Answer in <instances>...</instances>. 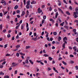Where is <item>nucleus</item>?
Returning <instances> with one entry per match:
<instances>
[{
  "label": "nucleus",
  "instance_id": "35",
  "mask_svg": "<svg viewBox=\"0 0 78 78\" xmlns=\"http://www.w3.org/2000/svg\"><path fill=\"white\" fill-rule=\"evenodd\" d=\"M20 47V45H17L16 46V48H19Z\"/></svg>",
  "mask_w": 78,
  "mask_h": 78
},
{
  "label": "nucleus",
  "instance_id": "50",
  "mask_svg": "<svg viewBox=\"0 0 78 78\" xmlns=\"http://www.w3.org/2000/svg\"><path fill=\"white\" fill-rule=\"evenodd\" d=\"M48 70L49 71L51 70V68L48 67Z\"/></svg>",
  "mask_w": 78,
  "mask_h": 78
},
{
  "label": "nucleus",
  "instance_id": "3",
  "mask_svg": "<svg viewBox=\"0 0 78 78\" xmlns=\"http://www.w3.org/2000/svg\"><path fill=\"white\" fill-rule=\"evenodd\" d=\"M25 11H23L22 12V14L21 15V17H23V16H24V15H25Z\"/></svg>",
  "mask_w": 78,
  "mask_h": 78
},
{
  "label": "nucleus",
  "instance_id": "24",
  "mask_svg": "<svg viewBox=\"0 0 78 78\" xmlns=\"http://www.w3.org/2000/svg\"><path fill=\"white\" fill-rule=\"evenodd\" d=\"M42 12V10H40L38 11V13H41V12Z\"/></svg>",
  "mask_w": 78,
  "mask_h": 78
},
{
  "label": "nucleus",
  "instance_id": "39",
  "mask_svg": "<svg viewBox=\"0 0 78 78\" xmlns=\"http://www.w3.org/2000/svg\"><path fill=\"white\" fill-rule=\"evenodd\" d=\"M69 9H70V10H72V6H70L69 7Z\"/></svg>",
  "mask_w": 78,
  "mask_h": 78
},
{
  "label": "nucleus",
  "instance_id": "11",
  "mask_svg": "<svg viewBox=\"0 0 78 78\" xmlns=\"http://www.w3.org/2000/svg\"><path fill=\"white\" fill-rule=\"evenodd\" d=\"M48 59H49V61H51V60L53 59V58L51 57H48Z\"/></svg>",
  "mask_w": 78,
  "mask_h": 78
},
{
  "label": "nucleus",
  "instance_id": "64",
  "mask_svg": "<svg viewBox=\"0 0 78 78\" xmlns=\"http://www.w3.org/2000/svg\"><path fill=\"white\" fill-rule=\"evenodd\" d=\"M15 74H17V70H16L14 72Z\"/></svg>",
  "mask_w": 78,
  "mask_h": 78
},
{
  "label": "nucleus",
  "instance_id": "49",
  "mask_svg": "<svg viewBox=\"0 0 78 78\" xmlns=\"http://www.w3.org/2000/svg\"><path fill=\"white\" fill-rule=\"evenodd\" d=\"M62 59V58H61V57H59L58 58V61H60V60H61V59Z\"/></svg>",
  "mask_w": 78,
  "mask_h": 78
},
{
  "label": "nucleus",
  "instance_id": "18",
  "mask_svg": "<svg viewBox=\"0 0 78 78\" xmlns=\"http://www.w3.org/2000/svg\"><path fill=\"white\" fill-rule=\"evenodd\" d=\"M4 78H9V76H8V75L5 76Z\"/></svg>",
  "mask_w": 78,
  "mask_h": 78
},
{
  "label": "nucleus",
  "instance_id": "27",
  "mask_svg": "<svg viewBox=\"0 0 78 78\" xmlns=\"http://www.w3.org/2000/svg\"><path fill=\"white\" fill-rule=\"evenodd\" d=\"M69 62L70 64H73V63H74V61H70Z\"/></svg>",
  "mask_w": 78,
  "mask_h": 78
},
{
  "label": "nucleus",
  "instance_id": "12",
  "mask_svg": "<svg viewBox=\"0 0 78 78\" xmlns=\"http://www.w3.org/2000/svg\"><path fill=\"white\" fill-rule=\"evenodd\" d=\"M74 14H76V15H78V12L76 11V12H73Z\"/></svg>",
  "mask_w": 78,
  "mask_h": 78
},
{
  "label": "nucleus",
  "instance_id": "28",
  "mask_svg": "<svg viewBox=\"0 0 78 78\" xmlns=\"http://www.w3.org/2000/svg\"><path fill=\"white\" fill-rule=\"evenodd\" d=\"M30 1H27V5H30Z\"/></svg>",
  "mask_w": 78,
  "mask_h": 78
},
{
  "label": "nucleus",
  "instance_id": "34",
  "mask_svg": "<svg viewBox=\"0 0 78 78\" xmlns=\"http://www.w3.org/2000/svg\"><path fill=\"white\" fill-rule=\"evenodd\" d=\"M46 16L44 15L43 16V18L44 19H46Z\"/></svg>",
  "mask_w": 78,
  "mask_h": 78
},
{
  "label": "nucleus",
  "instance_id": "14",
  "mask_svg": "<svg viewBox=\"0 0 78 78\" xmlns=\"http://www.w3.org/2000/svg\"><path fill=\"white\" fill-rule=\"evenodd\" d=\"M6 17L8 19H10V16H9V15L6 16Z\"/></svg>",
  "mask_w": 78,
  "mask_h": 78
},
{
  "label": "nucleus",
  "instance_id": "41",
  "mask_svg": "<svg viewBox=\"0 0 78 78\" xmlns=\"http://www.w3.org/2000/svg\"><path fill=\"white\" fill-rule=\"evenodd\" d=\"M19 23H20L19 24L20 25L22 23V20H20Z\"/></svg>",
  "mask_w": 78,
  "mask_h": 78
},
{
  "label": "nucleus",
  "instance_id": "45",
  "mask_svg": "<svg viewBox=\"0 0 78 78\" xmlns=\"http://www.w3.org/2000/svg\"><path fill=\"white\" fill-rule=\"evenodd\" d=\"M11 55H10V54H7L5 56H10Z\"/></svg>",
  "mask_w": 78,
  "mask_h": 78
},
{
  "label": "nucleus",
  "instance_id": "13",
  "mask_svg": "<svg viewBox=\"0 0 78 78\" xmlns=\"http://www.w3.org/2000/svg\"><path fill=\"white\" fill-rule=\"evenodd\" d=\"M58 13L57 12L55 16V18H57L58 17Z\"/></svg>",
  "mask_w": 78,
  "mask_h": 78
},
{
  "label": "nucleus",
  "instance_id": "33",
  "mask_svg": "<svg viewBox=\"0 0 78 78\" xmlns=\"http://www.w3.org/2000/svg\"><path fill=\"white\" fill-rule=\"evenodd\" d=\"M74 15H75L74 16L75 18H77V17H78V15H76V14H74Z\"/></svg>",
  "mask_w": 78,
  "mask_h": 78
},
{
  "label": "nucleus",
  "instance_id": "30",
  "mask_svg": "<svg viewBox=\"0 0 78 78\" xmlns=\"http://www.w3.org/2000/svg\"><path fill=\"white\" fill-rule=\"evenodd\" d=\"M63 2L64 3H66V4H67V3L66 0H63Z\"/></svg>",
  "mask_w": 78,
  "mask_h": 78
},
{
  "label": "nucleus",
  "instance_id": "62",
  "mask_svg": "<svg viewBox=\"0 0 78 78\" xmlns=\"http://www.w3.org/2000/svg\"><path fill=\"white\" fill-rule=\"evenodd\" d=\"M6 31V30L5 29H4L3 30V33H5Z\"/></svg>",
  "mask_w": 78,
  "mask_h": 78
},
{
  "label": "nucleus",
  "instance_id": "9",
  "mask_svg": "<svg viewBox=\"0 0 78 78\" xmlns=\"http://www.w3.org/2000/svg\"><path fill=\"white\" fill-rule=\"evenodd\" d=\"M18 8V5H16L15 7H14V9H17Z\"/></svg>",
  "mask_w": 78,
  "mask_h": 78
},
{
  "label": "nucleus",
  "instance_id": "43",
  "mask_svg": "<svg viewBox=\"0 0 78 78\" xmlns=\"http://www.w3.org/2000/svg\"><path fill=\"white\" fill-rule=\"evenodd\" d=\"M30 57H27L26 58V59L27 60H29V59H30Z\"/></svg>",
  "mask_w": 78,
  "mask_h": 78
},
{
  "label": "nucleus",
  "instance_id": "63",
  "mask_svg": "<svg viewBox=\"0 0 78 78\" xmlns=\"http://www.w3.org/2000/svg\"><path fill=\"white\" fill-rule=\"evenodd\" d=\"M16 14V11H14L13 13V15H15Z\"/></svg>",
  "mask_w": 78,
  "mask_h": 78
},
{
  "label": "nucleus",
  "instance_id": "36",
  "mask_svg": "<svg viewBox=\"0 0 78 78\" xmlns=\"http://www.w3.org/2000/svg\"><path fill=\"white\" fill-rule=\"evenodd\" d=\"M8 46V44H6L4 45V48H6Z\"/></svg>",
  "mask_w": 78,
  "mask_h": 78
},
{
  "label": "nucleus",
  "instance_id": "19",
  "mask_svg": "<svg viewBox=\"0 0 78 78\" xmlns=\"http://www.w3.org/2000/svg\"><path fill=\"white\" fill-rule=\"evenodd\" d=\"M61 40V37H58V41H60Z\"/></svg>",
  "mask_w": 78,
  "mask_h": 78
},
{
  "label": "nucleus",
  "instance_id": "42",
  "mask_svg": "<svg viewBox=\"0 0 78 78\" xmlns=\"http://www.w3.org/2000/svg\"><path fill=\"white\" fill-rule=\"evenodd\" d=\"M20 54L21 55H23L24 56H25V54L23 53L22 52L20 53Z\"/></svg>",
  "mask_w": 78,
  "mask_h": 78
},
{
  "label": "nucleus",
  "instance_id": "52",
  "mask_svg": "<svg viewBox=\"0 0 78 78\" xmlns=\"http://www.w3.org/2000/svg\"><path fill=\"white\" fill-rule=\"evenodd\" d=\"M69 56H70V58H73V55L71 54L69 55Z\"/></svg>",
  "mask_w": 78,
  "mask_h": 78
},
{
  "label": "nucleus",
  "instance_id": "16",
  "mask_svg": "<svg viewBox=\"0 0 78 78\" xmlns=\"http://www.w3.org/2000/svg\"><path fill=\"white\" fill-rule=\"evenodd\" d=\"M53 34L54 36H56L57 35V32H54L53 33Z\"/></svg>",
  "mask_w": 78,
  "mask_h": 78
},
{
  "label": "nucleus",
  "instance_id": "55",
  "mask_svg": "<svg viewBox=\"0 0 78 78\" xmlns=\"http://www.w3.org/2000/svg\"><path fill=\"white\" fill-rule=\"evenodd\" d=\"M2 16H3V14H2V13H0V16L2 17Z\"/></svg>",
  "mask_w": 78,
  "mask_h": 78
},
{
  "label": "nucleus",
  "instance_id": "47",
  "mask_svg": "<svg viewBox=\"0 0 78 78\" xmlns=\"http://www.w3.org/2000/svg\"><path fill=\"white\" fill-rule=\"evenodd\" d=\"M75 11H78V8L77 7L75 9Z\"/></svg>",
  "mask_w": 78,
  "mask_h": 78
},
{
  "label": "nucleus",
  "instance_id": "51",
  "mask_svg": "<svg viewBox=\"0 0 78 78\" xmlns=\"http://www.w3.org/2000/svg\"><path fill=\"white\" fill-rule=\"evenodd\" d=\"M6 64V61H4L2 63V65H3V64Z\"/></svg>",
  "mask_w": 78,
  "mask_h": 78
},
{
  "label": "nucleus",
  "instance_id": "32",
  "mask_svg": "<svg viewBox=\"0 0 78 78\" xmlns=\"http://www.w3.org/2000/svg\"><path fill=\"white\" fill-rule=\"evenodd\" d=\"M44 56H45V57H47V56L48 57V55L46 54H44Z\"/></svg>",
  "mask_w": 78,
  "mask_h": 78
},
{
  "label": "nucleus",
  "instance_id": "21",
  "mask_svg": "<svg viewBox=\"0 0 78 78\" xmlns=\"http://www.w3.org/2000/svg\"><path fill=\"white\" fill-rule=\"evenodd\" d=\"M2 24H1L0 25V30L1 31H2Z\"/></svg>",
  "mask_w": 78,
  "mask_h": 78
},
{
  "label": "nucleus",
  "instance_id": "29",
  "mask_svg": "<svg viewBox=\"0 0 78 78\" xmlns=\"http://www.w3.org/2000/svg\"><path fill=\"white\" fill-rule=\"evenodd\" d=\"M8 11H6L5 12H4V15H6L8 13Z\"/></svg>",
  "mask_w": 78,
  "mask_h": 78
},
{
  "label": "nucleus",
  "instance_id": "59",
  "mask_svg": "<svg viewBox=\"0 0 78 78\" xmlns=\"http://www.w3.org/2000/svg\"><path fill=\"white\" fill-rule=\"evenodd\" d=\"M43 53H46V52H45V50L44 49L43 51Z\"/></svg>",
  "mask_w": 78,
  "mask_h": 78
},
{
  "label": "nucleus",
  "instance_id": "20",
  "mask_svg": "<svg viewBox=\"0 0 78 78\" xmlns=\"http://www.w3.org/2000/svg\"><path fill=\"white\" fill-rule=\"evenodd\" d=\"M7 37L8 38H9L11 37V35L10 34H8L7 35Z\"/></svg>",
  "mask_w": 78,
  "mask_h": 78
},
{
  "label": "nucleus",
  "instance_id": "37",
  "mask_svg": "<svg viewBox=\"0 0 78 78\" xmlns=\"http://www.w3.org/2000/svg\"><path fill=\"white\" fill-rule=\"evenodd\" d=\"M75 68L76 70H78V66H75Z\"/></svg>",
  "mask_w": 78,
  "mask_h": 78
},
{
  "label": "nucleus",
  "instance_id": "48",
  "mask_svg": "<svg viewBox=\"0 0 78 78\" xmlns=\"http://www.w3.org/2000/svg\"><path fill=\"white\" fill-rule=\"evenodd\" d=\"M65 28H66V29H68V28H69V27L67 26H65Z\"/></svg>",
  "mask_w": 78,
  "mask_h": 78
},
{
  "label": "nucleus",
  "instance_id": "58",
  "mask_svg": "<svg viewBox=\"0 0 78 78\" xmlns=\"http://www.w3.org/2000/svg\"><path fill=\"white\" fill-rule=\"evenodd\" d=\"M26 49H28V48H30V47L29 46H26Z\"/></svg>",
  "mask_w": 78,
  "mask_h": 78
},
{
  "label": "nucleus",
  "instance_id": "22",
  "mask_svg": "<svg viewBox=\"0 0 78 78\" xmlns=\"http://www.w3.org/2000/svg\"><path fill=\"white\" fill-rule=\"evenodd\" d=\"M26 7L27 9H29V8H30V6H29V5H27Z\"/></svg>",
  "mask_w": 78,
  "mask_h": 78
},
{
  "label": "nucleus",
  "instance_id": "60",
  "mask_svg": "<svg viewBox=\"0 0 78 78\" xmlns=\"http://www.w3.org/2000/svg\"><path fill=\"white\" fill-rule=\"evenodd\" d=\"M19 12H20V10H18L16 11L17 14H18V13H19Z\"/></svg>",
  "mask_w": 78,
  "mask_h": 78
},
{
  "label": "nucleus",
  "instance_id": "7",
  "mask_svg": "<svg viewBox=\"0 0 78 78\" xmlns=\"http://www.w3.org/2000/svg\"><path fill=\"white\" fill-rule=\"evenodd\" d=\"M24 26H25V24H22V25H21V30H23V29Z\"/></svg>",
  "mask_w": 78,
  "mask_h": 78
},
{
  "label": "nucleus",
  "instance_id": "10",
  "mask_svg": "<svg viewBox=\"0 0 78 78\" xmlns=\"http://www.w3.org/2000/svg\"><path fill=\"white\" fill-rule=\"evenodd\" d=\"M66 14H67V15H68V16H69V15H70V13L69 12V11H66Z\"/></svg>",
  "mask_w": 78,
  "mask_h": 78
},
{
  "label": "nucleus",
  "instance_id": "54",
  "mask_svg": "<svg viewBox=\"0 0 78 78\" xmlns=\"http://www.w3.org/2000/svg\"><path fill=\"white\" fill-rule=\"evenodd\" d=\"M49 10V11H51V10H52V9L51 8V7H50Z\"/></svg>",
  "mask_w": 78,
  "mask_h": 78
},
{
  "label": "nucleus",
  "instance_id": "26",
  "mask_svg": "<svg viewBox=\"0 0 78 78\" xmlns=\"http://www.w3.org/2000/svg\"><path fill=\"white\" fill-rule=\"evenodd\" d=\"M4 75V74L2 72H0V75Z\"/></svg>",
  "mask_w": 78,
  "mask_h": 78
},
{
  "label": "nucleus",
  "instance_id": "53",
  "mask_svg": "<svg viewBox=\"0 0 78 78\" xmlns=\"http://www.w3.org/2000/svg\"><path fill=\"white\" fill-rule=\"evenodd\" d=\"M15 20L16 22H17V18H15Z\"/></svg>",
  "mask_w": 78,
  "mask_h": 78
},
{
  "label": "nucleus",
  "instance_id": "5",
  "mask_svg": "<svg viewBox=\"0 0 78 78\" xmlns=\"http://www.w3.org/2000/svg\"><path fill=\"white\" fill-rule=\"evenodd\" d=\"M67 37H65L63 38V41L64 42V41H67Z\"/></svg>",
  "mask_w": 78,
  "mask_h": 78
},
{
  "label": "nucleus",
  "instance_id": "56",
  "mask_svg": "<svg viewBox=\"0 0 78 78\" xmlns=\"http://www.w3.org/2000/svg\"><path fill=\"white\" fill-rule=\"evenodd\" d=\"M47 39L48 41H50V38H49V37H48L47 38Z\"/></svg>",
  "mask_w": 78,
  "mask_h": 78
},
{
  "label": "nucleus",
  "instance_id": "15",
  "mask_svg": "<svg viewBox=\"0 0 78 78\" xmlns=\"http://www.w3.org/2000/svg\"><path fill=\"white\" fill-rule=\"evenodd\" d=\"M62 63L65 65V66H66L67 65V63H66V62H64V61H62Z\"/></svg>",
  "mask_w": 78,
  "mask_h": 78
},
{
  "label": "nucleus",
  "instance_id": "31",
  "mask_svg": "<svg viewBox=\"0 0 78 78\" xmlns=\"http://www.w3.org/2000/svg\"><path fill=\"white\" fill-rule=\"evenodd\" d=\"M25 62L26 64H28V60H26L25 61Z\"/></svg>",
  "mask_w": 78,
  "mask_h": 78
},
{
  "label": "nucleus",
  "instance_id": "25",
  "mask_svg": "<svg viewBox=\"0 0 78 78\" xmlns=\"http://www.w3.org/2000/svg\"><path fill=\"white\" fill-rule=\"evenodd\" d=\"M19 26H20V24L16 27V29H18V28H19Z\"/></svg>",
  "mask_w": 78,
  "mask_h": 78
},
{
  "label": "nucleus",
  "instance_id": "4",
  "mask_svg": "<svg viewBox=\"0 0 78 78\" xmlns=\"http://www.w3.org/2000/svg\"><path fill=\"white\" fill-rule=\"evenodd\" d=\"M32 40H33L34 41H37V37H36L35 38L33 37L32 38Z\"/></svg>",
  "mask_w": 78,
  "mask_h": 78
},
{
  "label": "nucleus",
  "instance_id": "8",
  "mask_svg": "<svg viewBox=\"0 0 78 78\" xmlns=\"http://www.w3.org/2000/svg\"><path fill=\"white\" fill-rule=\"evenodd\" d=\"M29 61L30 62V64H34L33 62H32V60H31V59L29 60Z\"/></svg>",
  "mask_w": 78,
  "mask_h": 78
},
{
  "label": "nucleus",
  "instance_id": "6",
  "mask_svg": "<svg viewBox=\"0 0 78 78\" xmlns=\"http://www.w3.org/2000/svg\"><path fill=\"white\" fill-rule=\"evenodd\" d=\"M31 4H36V2L34 1H32L31 2Z\"/></svg>",
  "mask_w": 78,
  "mask_h": 78
},
{
  "label": "nucleus",
  "instance_id": "61",
  "mask_svg": "<svg viewBox=\"0 0 78 78\" xmlns=\"http://www.w3.org/2000/svg\"><path fill=\"white\" fill-rule=\"evenodd\" d=\"M76 22V23H78V20H76L74 21V23Z\"/></svg>",
  "mask_w": 78,
  "mask_h": 78
},
{
  "label": "nucleus",
  "instance_id": "38",
  "mask_svg": "<svg viewBox=\"0 0 78 78\" xmlns=\"http://www.w3.org/2000/svg\"><path fill=\"white\" fill-rule=\"evenodd\" d=\"M22 61V60H20V59H19L18 60V62H20H20H21Z\"/></svg>",
  "mask_w": 78,
  "mask_h": 78
},
{
  "label": "nucleus",
  "instance_id": "46",
  "mask_svg": "<svg viewBox=\"0 0 78 78\" xmlns=\"http://www.w3.org/2000/svg\"><path fill=\"white\" fill-rule=\"evenodd\" d=\"M55 26L56 27H58V23H56L55 24Z\"/></svg>",
  "mask_w": 78,
  "mask_h": 78
},
{
  "label": "nucleus",
  "instance_id": "57",
  "mask_svg": "<svg viewBox=\"0 0 78 78\" xmlns=\"http://www.w3.org/2000/svg\"><path fill=\"white\" fill-rule=\"evenodd\" d=\"M36 35H37V34H36V33H34V36H36Z\"/></svg>",
  "mask_w": 78,
  "mask_h": 78
},
{
  "label": "nucleus",
  "instance_id": "23",
  "mask_svg": "<svg viewBox=\"0 0 78 78\" xmlns=\"http://www.w3.org/2000/svg\"><path fill=\"white\" fill-rule=\"evenodd\" d=\"M65 43H64L62 45V47L63 48H65Z\"/></svg>",
  "mask_w": 78,
  "mask_h": 78
},
{
  "label": "nucleus",
  "instance_id": "44",
  "mask_svg": "<svg viewBox=\"0 0 78 78\" xmlns=\"http://www.w3.org/2000/svg\"><path fill=\"white\" fill-rule=\"evenodd\" d=\"M76 29H73V31L74 33L76 32Z\"/></svg>",
  "mask_w": 78,
  "mask_h": 78
},
{
  "label": "nucleus",
  "instance_id": "2",
  "mask_svg": "<svg viewBox=\"0 0 78 78\" xmlns=\"http://www.w3.org/2000/svg\"><path fill=\"white\" fill-rule=\"evenodd\" d=\"M26 28H27V31H28L29 30V27H28V23H26Z\"/></svg>",
  "mask_w": 78,
  "mask_h": 78
},
{
  "label": "nucleus",
  "instance_id": "40",
  "mask_svg": "<svg viewBox=\"0 0 78 78\" xmlns=\"http://www.w3.org/2000/svg\"><path fill=\"white\" fill-rule=\"evenodd\" d=\"M16 55L17 56V57H19V54L17 53H16Z\"/></svg>",
  "mask_w": 78,
  "mask_h": 78
},
{
  "label": "nucleus",
  "instance_id": "17",
  "mask_svg": "<svg viewBox=\"0 0 78 78\" xmlns=\"http://www.w3.org/2000/svg\"><path fill=\"white\" fill-rule=\"evenodd\" d=\"M64 22H62V23H61L60 24V26H62V27H63L64 26Z\"/></svg>",
  "mask_w": 78,
  "mask_h": 78
},
{
  "label": "nucleus",
  "instance_id": "1",
  "mask_svg": "<svg viewBox=\"0 0 78 78\" xmlns=\"http://www.w3.org/2000/svg\"><path fill=\"white\" fill-rule=\"evenodd\" d=\"M2 1L0 2L1 3H4V4L3 5L4 6H5V5H6V2L4 0H1Z\"/></svg>",
  "mask_w": 78,
  "mask_h": 78
}]
</instances>
